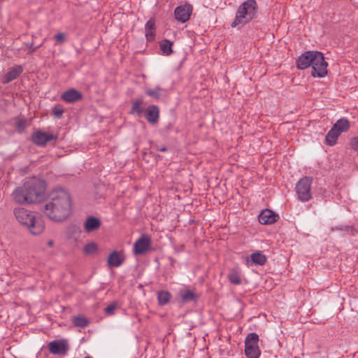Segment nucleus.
Here are the masks:
<instances>
[{
	"label": "nucleus",
	"instance_id": "16",
	"mask_svg": "<svg viewBox=\"0 0 358 358\" xmlns=\"http://www.w3.org/2000/svg\"><path fill=\"white\" fill-rule=\"evenodd\" d=\"M100 226V220L98 218L93 216L88 217L84 224L85 230L86 232L88 233L96 230L97 229L99 228Z\"/></svg>",
	"mask_w": 358,
	"mask_h": 358
},
{
	"label": "nucleus",
	"instance_id": "26",
	"mask_svg": "<svg viewBox=\"0 0 358 358\" xmlns=\"http://www.w3.org/2000/svg\"><path fill=\"white\" fill-rule=\"evenodd\" d=\"M73 323L76 327L83 328L88 325L89 322L85 316L78 315L73 318Z\"/></svg>",
	"mask_w": 358,
	"mask_h": 358
},
{
	"label": "nucleus",
	"instance_id": "34",
	"mask_svg": "<svg viewBox=\"0 0 358 358\" xmlns=\"http://www.w3.org/2000/svg\"><path fill=\"white\" fill-rule=\"evenodd\" d=\"M63 112V110L58 106H55L52 109L53 114L57 117H60L62 115Z\"/></svg>",
	"mask_w": 358,
	"mask_h": 358
},
{
	"label": "nucleus",
	"instance_id": "4",
	"mask_svg": "<svg viewBox=\"0 0 358 358\" xmlns=\"http://www.w3.org/2000/svg\"><path fill=\"white\" fill-rule=\"evenodd\" d=\"M13 213L17 221L27 228L31 234L37 236L43 232L45 222L39 213L24 208H16Z\"/></svg>",
	"mask_w": 358,
	"mask_h": 358
},
{
	"label": "nucleus",
	"instance_id": "11",
	"mask_svg": "<svg viewBox=\"0 0 358 358\" xmlns=\"http://www.w3.org/2000/svg\"><path fill=\"white\" fill-rule=\"evenodd\" d=\"M125 259L124 255L122 252H112L107 259V264L109 267H119Z\"/></svg>",
	"mask_w": 358,
	"mask_h": 358
},
{
	"label": "nucleus",
	"instance_id": "6",
	"mask_svg": "<svg viewBox=\"0 0 358 358\" xmlns=\"http://www.w3.org/2000/svg\"><path fill=\"white\" fill-rule=\"evenodd\" d=\"M313 179L305 176L301 178L296 184V192L299 199L302 202H306L311 199V185Z\"/></svg>",
	"mask_w": 358,
	"mask_h": 358
},
{
	"label": "nucleus",
	"instance_id": "33",
	"mask_svg": "<svg viewBox=\"0 0 358 358\" xmlns=\"http://www.w3.org/2000/svg\"><path fill=\"white\" fill-rule=\"evenodd\" d=\"M145 30H155V20L153 19H150L145 26Z\"/></svg>",
	"mask_w": 358,
	"mask_h": 358
},
{
	"label": "nucleus",
	"instance_id": "3",
	"mask_svg": "<svg viewBox=\"0 0 358 358\" xmlns=\"http://www.w3.org/2000/svg\"><path fill=\"white\" fill-rule=\"evenodd\" d=\"M296 63V67L301 70L311 66L313 77L323 78L327 74L328 64L320 52L306 51L299 57Z\"/></svg>",
	"mask_w": 358,
	"mask_h": 358
},
{
	"label": "nucleus",
	"instance_id": "30",
	"mask_svg": "<svg viewBox=\"0 0 358 358\" xmlns=\"http://www.w3.org/2000/svg\"><path fill=\"white\" fill-rule=\"evenodd\" d=\"M116 308H117V305H116L115 303H113L108 305L105 308L106 314H107V315H113V314H114V312H115V310L116 309Z\"/></svg>",
	"mask_w": 358,
	"mask_h": 358
},
{
	"label": "nucleus",
	"instance_id": "10",
	"mask_svg": "<svg viewBox=\"0 0 358 358\" xmlns=\"http://www.w3.org/2000/svg\"><path fill=\"white\" fill-rule=\"evenodd\" d=\"M192 8L190 5H183L176 7L174 11L176 19L180 22H187L191 15Z\"/></svg>",
	"mask_w": 358,
	"mask_h": 358
},
{
	"label": "nucleus",
	"instance_id": "41",
	"mask_svg": "<svg viewBox=\"0 0 358 358\" xmlns=\"http://www.w3.org/2000/svg\"><path fill=\"white\" fill-rule=\"evenodd\" d=\"M247 262H248V264H249V262H250L249 259H247Z\"/></svg>",
	"mask_w": 358,
	"mask_h": 358
},
{
	"label": "nucleus",
	"instance_id": "29",
	"mask_svg": "<svg viewBox=\"0 0 358 358\" xmlns=\"http://www.w3.org/2000/svg\"><path fill=\"white\" fill-rule=\"evenodd\" d=\"M84 250L86 253H92L96 250V245L93 243L85 245Z\"/></svg>",
	"mask_w": 358,
	"mask_h": 358
},
{
	"label": "nucleus",
	"instance_id": "28",
	"mask_svg": "<svg viewBox=\"0 0 358 358\" xmlns=\"http://www.w3.org/2000/svg\"><path fill=\"white\" fill-rule=\"evenodd\" d=\"M162 89L159 87H156L155 89H148L145 90V94L155 99H159L161 96V91Z\"/></svg>",
	"mask_w": 358,
	"mask_h": 358
},
{
	"label": "nucleus",
	"instance_id": "40",
	"mask_svg": "<svg viewBox=\"0 0 358 358\" xmlns=\"http://www.w3.org/2000/svg\"><path fill=\"white\" fill-rule=\"evenodd\" d=\"M85 358H92V357H90V356H87V357H85Z\"/></svg>",
	"mask_w": 358,
	"mask_h": 358
},
{
	"label": "nucleus",
	"instance_id": "19",
	"mask_svg": "<svg viewBox=\"0 0 358 358\" xmlns=\"http://www.w3.org/2000/svg\"><path fill=\"white\" fill-rule=\"evenodd\" d=\"M182 303L196 301L198 296L192 290L185 289L180 293Z\"/></svg>",
	"mask_w": 358,
	"mask_h": 358
},
{
	"label": "nucleus",
	"instance_id": "5",
	"mask_svg": "<svg viewBox=\"0 0 358 358\" xmlns=\"http://www.w3.org/2000/svg\"><path fill=\"white\" fill-rule=\"evenodd\" d=\"M258 6L255 0H247L243 1L237 8L234 20L231 27H242L251 22L257 16Z\"/></svg>",
	"mask_w": 358,
	"mask_h": 358
},
{
	"label": "nucleus",
	"instance_id": "35",
	"mask_svg": "<svg viewBox=\"0 0 358 358\" xmlns=\"http://www.w3.org/2000/svg\"><path fill=\"white\" fill-rule=\"evenodd\" d=\"M145 37L148 41H152L155 38V30H145Z\"/></svg>",
	"mask_w": 358,
	"mask_h": 358
},
{
	"label": "nucleus",
	"instance_id": "32",
	"mask_svg": "<svg viewBox=\"0 0 358 358\" xmlns=\"http://www.w3.org/2000/svg\"><path fill=\"white\" fill-rule=\"evenodd\" d=\"M56 45L62 43L65 40V35L63 33H59L55 36Z\"/></svg>",
	"mask_w": 358,
	"mask_h": 358
},
{
	"label": "nucleus",
	"instance_id": "8",
	"mask_svg": "<svg viewBox=\"0 0 358 358\" xmlns=\"http://www.w3.org/2000/svg\"><path fill=\"white\" fill-rule=\"evenodd\" d=\"M57 137H58L57 135L48 134V133L38 130L33 134L31 138H32L33 142L36 145H40V146H43L48 141H56L57 139Z\"/></svg>",
	"mask_w": 358,
	"mask_h": 358
},
{
	"label": "nucleus",
	"instance_id": "14",
	"mask_svg": "<svg viewBox=\"0 0 358 358\" xmlns=\"http://www.w3.org/2000/svg\"><path fill=\"white\" fill-rule=\"evenodd\" d=\"M159 108L155 105H152L146 110L145 117L147 120L152 124L157 123L159 119Z\"/></svg>",
	"mask_w": 358,
	"mask_h": 358
},
{
	"label": "nucleus",
	"instance_id": "20",
	"mask_svg": "<svg viewBox=\"0 0 358 358\" xmlns=\"http://www.w3.org/2000/svg\"><path fill=\"white\" fill-rule=\"evenodd\" d=\"M252 263L256 265L262 266L266 262V257L260 251H257L250 255Z\"/></svg>",
	"mask_w": 358,
	"mask_h": 358
},
{
	"label": "nucleus",
	"instance_id": "36",
	"mask_svg": "<svg viewBox=\"0 0 358 358\" xmlns=\"http://www.w3.org/2000/svg\"><path fill=\"white\" fill-rule=\"evenodd\" d=\"M351 229V227L350 226H345V225H341L335 227L331 228V231H334V230H340V231H348Z\"/></svg>",
	"mask_w": 358,
	"mask_h": 358
},
{
	"label": "nucleus",
	"instance_id": "23",
	"mask_svg": "<svg viewBox=\"0 0 358 358\" xmlns=\"http://www.w3.org/2000/svg\"><path fill=\"white\" fill-rule=\"evenodd\" d=\"M171 295L168 291H160L157 294V301L160 306L166 305L171 299Z\"/></svg>",
	"mask_w": 358,
	"mask_h": 358
},
{
	"label": "nucleus",
	"instance_id": "31",
	"mask_svg": "<svg viewBox=\"0 0 358 358\" xmlns=\"http://www.w3.org/2000/svg\"><path fill=\"white\" fill-rule=\"evenodd\" d=\"M25 124L26 121L24 119H19L16 122V127L20 132H22L24 130Z\"/></svg>",
	"mask_w": 358,
	"mask_h": 358
},
{
	"label": "nucleus",
	"instance_id": "37",
	"mask_svg": "<svg viewBox=\"0 0 358 358\" xmlns=\"http://www.w3.org/2000/svg\"><path fill=\"white\" fill-rule=\"evenodd\" d=\"M350 146L352 149L358 150V138H353L350 142Z\"/></svg>",
	"mask_w": 358,
	"mask_h": 358
},
{
	"label": "nucleus",
	"instance_id": "27",
	"mask_svg": "<svg viewBox=\"0 0 358 358\" xmlns=\"http://www.w3.org/2000/svg\"><path fill=\"white\" fill-rule=\"evenodd\" d=\"M229 282L234 285H239L241 282V278L235 271H231L228 275Z\"/></svg>",
	"mask_w": 358,
	"mask_h": 358
},
{
	"label": "nucleus",
	"instance_id": "12",
	"mask_svg": "<svg viewBox=\"0 0 358 358\" xmlns=\"http://www.w3.org/2000/svg\"><path fill=\"white\" fill-rule=\"evenodd\" d=\"M278 215L269 209H265L259 214L258 220L262 224H271L277 221Z\"/></svg>",
	"mask_w": 358,
	"mask_h": 358
},
{
	"label": "nucleus",
	"instance_id": "15",
	"mask_svg": "<svg viewBox=\"0 0 358 358\" xmlns=\"http://www.w3.org/2000/svg\"><path fill=\"white\" fill-rule=\"evenodd\" d=\"M22 71V69L20 66H16L11 68L3 77V83H8L12 80L17 78Z\"/></svg>",
	"mask_w": 358,
	"mask_h": 358
},
{
	"label": "nucleus",
	"instance_id": "1",
	"mask_svg": "<svg viewBox=\"0 0 358 358\" xmlns=\"http://www.w3.org/2000/svg\"><path fill=\"white\" fill-rule=\"evenodd\" d=\"M43 212L55 222H62L69 217L71 213V200L68 192L62 188L53 190L44 206Z\"/></svg>",
	"mask_w": 358,
	"mask_h": 358
},
{
	"label": "nucleus",
	"instance_id": "13",
	"mask_svg": "<svg viewBox=\"0 0 358 358\" xmlns=\"http://www.w3.org/2000/svg\"><path fill=\"white\" fill-rule=\"evenodd\" d=\"M62 99L67 103H74L83 98V94L75 89H70L62 94Z\"/></svg>",
	"mask_w": 358,
	"mask_h": 358
},
{
	"label": "nucleus",
	"instance_id": "24",
	"mask_svg": "<svg viewBox=\"0 0 358 358\" xmlns=\"http://www.w3.org/2000/svg\"><path fill=\"white\" fill-rule=\"evenodd\" d=\"M173 43L167 39L163 40L160 43V49L164 55H170L172 52Z\"/></svg>",
	"mask_w": 358,
	"mask_h": 358
},
{
	"label": "nucleus",
	"instance_id": "21",
	"mask_svg": "<svg viewBox=\"0 0 358 358\" xmlns=\"http://www.w3.org/2000/svg\"><path fill=\"white\" fill-rule=\"evenodd\" d=\"M143 100L142 99H136L133 101L131 113L136 114L140 116L144 111L143 107L142 106Z\"/></svg>",
	"mask_w": 358,
	"mask_h": 358
},
{
	"label": "nucleus",
	"instance_id": "39",
	"mask_svg": "<svg viewBox=\"0 0 358 358\" xmlns=\"http://www.w3.org/2000/svg\"><path fill=\"white\" fill-rule=\"evenodd\" d=\"M47 244H48V245L49 247H52V246H53V245H54V242H53V241L50 240V241H48Z\"/></svg>",
	"mask_w": 358,
	"mask_h": 358
},
{
	"label": "nucleus",
	"instance_id": "2",
	"mask_svg": "<svg viewBox=\"0 0 358 358\" xmlns=\"http://www.w3.org/2000/svg\"><path fill=\"white\" fill-rule=\"evenodd\" d=\"M45 189L44 181L36 178H29L13 191V198L18 204L39 202L43 198Z\"/></svg>",
	"mask_w": 358,
	"mask_h": 358
},
{
	"label": "nucleus",
	"instance_id": "25",
	"mask_svg": "<svg viewBox=\"0 0 358 358\" xmlns=\"http://www.w3.org/2000/svg\"><path fill=\"white\" fill-rule=\"evenodd\" d=\"M245 355L247 358H259L261 355V350L259 346L247 348L245 349Z\"/></svg>",
	"mask_w": 358,
	"mask_h": 358
},
{
	"label": "nucleus",
	"instance_id": "9",
	"mask_svg": "<svg viewBox=\"0 0 358 358\" xmlns=\"http://www.w3.org/2000/svg\"><path fill=\"white\" fill-rule=\"evenodd\" d=\"M150 238L148 235H143L134 243V252L135 255H142L150 248Z\"/></svg>",
	"mask_w": 358,
	"mask_h": 358
},
{
	"label": "nucleus",
	"instance_id": "38",
	"mask_svg": "<svg viewBox=\"0 0 358 358\" xmlns=\"http://www.w3.org/2000/svg\"><path fill=\"white\" fill-rule=\"evenodd\" d=\"M166 148L165 146H163V147H161V148H157V150L160 151V152H165L166 151Z\"/></svg>",
	"mask_w": 358,
	"mask_h": 358
},
{
	"label": "nucleus",
	"instance_id": "22",
	"mask_svg": "<svg viewBox=\"0 0 358 358\" xmlns=\"http://www.w3.org/2000/svg\"><path fill=\"white\" fill-rule=\"evenodd\" d=\"M339 136L340 134L334 129V128L331 127L325 137L327 144L330 146L334 145L336 143Z\"/></svg>",
	"mask_w": 358,
	"mask_h": 358
},
{
	"label": "nucleus",
	"instance_id": "17",
	"mask_svg": "<svg viewBox=\"0 0 358 358\" xmlns=\"http://www.w3.org/2000/svg\"><path fill=\"white\" fill-rule=\"evenodd\" d=\"M332 127L341 135L350 129V122L348 119L341 118L337 120Z\"/></svg>",
	"mask_w": 358,
	"mask_h": 358
},
{
	"label": "nucleus",
	"instance_id": "18",
	"mask_svg": "<svg viewBox=\"0 0 358 358\" xmlns=\"http://www.w3.org/2000/svg\"><path fill=\"white\" fill-rule=\"evenodd\" d=\"M259 336L256 333H250L245 338V349L259 346Z\"/></svg>",
	"mask_w": 358,
	"mask_h": 358
},
{
	"label": "nucleus",
	"instance_id": "7",
	"mask_svg": "<svg viewBox=\"0 0 358 358\" xmlns=\"http://www.w3.org/2000/svg\"><path fill=\"white\" fill-rule=\"evenodd\" d=\"M48 347L51 354L58 355H66L69 349L68 341L64 338L50 342Z\"/></svg>",
	"mask_w": 358,
	"mask_h": 358
}]
</instances>
